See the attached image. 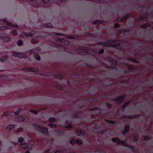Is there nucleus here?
<instances>
[{"label": "nucleus", "mask_w": 153, "mask_h": 153, "mask_svg": "<svg viewBox=\"0 0 153 153\" xmlns=\"http://www.w3.org/2000/svg\"><path fill=\"white\" fill-rule=\"evenodd\" d=\"M108 61L110 65L106 66V68L108 69H114L117 71V74L120 75L122 74H126L134 71L135 69L134 67L128 63L124 64V67H121L119 69L117 68V62L113 58H109Z\"/></svg>", "instance_id": "f257e3e1"}, {"label": "nucleus", "mask_w": 153, "mask_h": 153, "mask_svg": "<svg viewBox=\"0 0 153 153\" xmlns=\"http://www.w3.org/2000/svg\"><path fill=\"white\" fill-rule=\"evenodd\" d=\"M34 126L36 128L37 131H39V130L44 135L46 136L48 135V131L47 128L42 127L39 124L36 123L34 124Z\"/></svg>", "instance_id": "f03ea898"}, {"label": "nucleus", "mask_w": 153, "mask_h": 153, "mask_svg": "<svg viewBox=\"0 0 153 153\" xmlns=\"http://www.w3.org/2000/svg\"><path fill=\"white\" fill-rule=\"evenodd\" d=\"M124 45V42L121 41V40L119 39L118 40V41L115 43L113 45V47L116 49L119 50L123 52H125V50L124 48V46L123 45Z\"/></svg>", "instance_id": "7ed1b4c3"}, {"label": "nucleus", "mask_w": 153, "mask_h": 153, "mask_svg": "<svg viewBox=\"0 0 153 153\" xmlns=\"http://www.w3.org/2000/svg\"><path fill=\"white\" fill-rule=\"evenodd\" d=\"M36 33L34 31L32 30L30 32H24L22 34V36H23V37H35L36 36L35 35Z\"/></svg>", "instance_id": "20e7f679"}, {"label": "nucleus", "mask_w": 153, "mask_h": 153, "mask_svg": "<svg viewBox=\"0 0 153 153\" xmlns=\"http://www.w3.org/2000/svg\"><path fill=\"white\" fill-rule=\"evenodd\" d=\"M24 139L22 137H19L18 139L19 142L20 143V146L22 148L24 149L27 148L28 147V144L25 143H23Z\"/></svg>", "instance_id": "39448f33"}, {"label": "nucleus", "mask_w": 153, "mask_h": 153, "mask_svg": "<svg viewBox=\"0 0 153 153\" xmlns=\"http://www.w3.org/2000/svg\"><path fill=\"white\" fill-rule=\"evenodd\" d=\"M125 97V95H122L119 96L116 98H113L112 99L113 101L117 102L119 101L120 104L124 100Z\"/></svg>", "instance_id": "423d86ee"}, {"label": "nucleus", "mask_w": 153, "mask_h": 153, "mask_svg": "<svg viewBox=\"0 0 153 153\" xmlns=\"http://www.w3.org/2000/svg\"><path fill=\"white\" fill-rule=\"evenodd\" d=\"M12 55L14 56L19 57L20 58H25L27 57L26 55L22 53H18L16 52H13Z\"/></svg>", "instance_id": "0eeeda50"}, {"label": "nucleus", "mask_w": 153, "mask_h": 153, "mask_svg": "<svg viewBox=\"0 0 153 153\" xmlns=\"http://www.w3.org/2000/svg\"><path fill=\"white\" fill-rule=\"evenodd\" d=\"M109 41H111V40H108L105 41V42H98L96 43L95 45L103 46L105 47H108V42Z\"/></svg>", "instance_id": "6e6552de"}, {"label": "nucleus", "mask_w": 153, "mask_h": 153, "mask_svg": "<svg viewBox=\"0 0 153 153\" xmlns=\"http://www.w3.org/2000/svg\"><path fill=\"white\" fill-rule=\"evenodd\" d=\"M2 21L4 22V24H5L7 26L14 27H18V25L16 24L13 25L12 23L5 20V19H3V20H2Z\"/></svg>", "instance_id": "1a4fd4ad"}, {"label": "nucleus", "mask_w": 153, "mask_h": 153, "mask_svg": "<svg viewBox=\"0 0 153 153\" xmlns=\"http://www.w3.org/2000/svg\"><path fill=\"white\" fill-rule=\"evenodd\" d=\"M130 130V126L128 124H126L125 125L124 128V130L122 133V134L123 135H125Z\"/></svg>", "instance_id": "9d476101"}, {"label": "nucleus", "mask_w": 153, "mask_h": 153, "mask_svg": "<svg viewBox=\"0 0 153 153\" xmlns=\"http://www.w3.org/2000/svg\"><path fill=\"white\" fill-rule=\"evenodd\" d=\"M76 134L78 136H84L85 134V132L82 129H79L76 131Z\"/></svg>", "instance_id": "9b49d317"}, {"label": "nucleus", "mask_w": 153, "mask_h": 153, "mask_svg": "<svg viewBox=\"0 0 153 153\" xmlns=\"http://www.w3.org/2000/svg\"><path fill=\"white\" fill-rule=\"evenodd\" d=\"M74 117L75 118H81L82 117V115H80V113L78 111H76L74 114Z\"/></svg>", "instance_id": "f8f14e48"}, {"label": "nucleus", "mask_w": 153, "mask_h": 153, "mask_svg": "<svg viewBox=\"0 0 153 153\" xmlns=\"http://www.w3.org/2000/svg\"><path fill=\"white\" fill-rule=\"evenodd\" d=\"M14 128V125L13 124H10L7 126L6 128V129L7 130H9L10 132L12 130H13Z\"/></svg>", "instance_id": "ddd939ff"}, {"label": "nucleus", "mask_w": 153, "mask_h": 153, "mask_svg": "<svg viewBox=\"0 0 153 153\" xmlns=\"http://www.w3.org/2000/svg\"><path fill=\"white\" fill-rule=\"evenodd\" d=\"M136 117L135 115H124L123 116V118L128 119L135 118Z\"/></svg>", "instance_id": "4468645a"}, {"label": "nucleus", "mask_w": 153, "mask_h": 153, "mask_svg": "<svg viewBox=\"0 0 153 153\" xmlns=\"http://www.w3.org/2000/svg\"><path fill=\"white\" fill-rule=\"evenodd\" d=\"M109 40H110L111 41H109L108 42V47H110L111 46L112 44L114 42L116 43L118 41V40L117 39H115L114 40H112L111 39H109Z\"/></svg>", "instance_id": "2eb2a0df"}, {"label": "nucleus", "mask_w": 153, "mask_h": 153, "mask_svg": "<svg viewBox=\"0 0 153 153\" xmlns=\"http://www.w3.org/2000/svg\"><path fill=\"white\" fill-rule=\"evenodd\" d=\"M111 140L113 142H117V143L118 144H120V140L119 138L118 137H117L116 138L114 139V138H112L111 139Z\"/></svg>", "instance_id": "dca6fc26"}, {"label": "nucleus", "mask_w": 153, "mask_h": 153, "mask_svg": "<svg viewBox=\"0 0 153 153\" xmlns=\"http://www.w3.org/2000/svg\"><path fill=\"white\" fill-rule=\"evenodd\" d=\"M8 58V56H7L6 55H4L2 56L1 58L0 59V61L2 62H3L4 61L7 59Z\"/></svg>", "instance_id": "f3484780"}, {"label": "nucleus", "mask_w": 153, "mask_h": 153, "mask_svg": "<svg viewBox=\"0 0 153 153\" xmlns=\"http://www.w3.org/2000/svg\"><path fill=\"white\" fill-rule=\"evenodd\" d=\"M119 144L122 145L123 146H126V147H128L130 145H128L127 144L125 143V141L121 140H120V144Z\"/></svg>", "instance_id": "a211bd4d"}, {"label": "nucleus", "mask_w": 153, "mask_h": 153, "mask_svg": "<svg viewBox=\"0 0 153 153\" xmlns=\"http://www.w3.org/2000/svg\"><path fill=\"white\" fill-rule=\"evenodd\" d=\"M102 23V20H98L94 21L93 22V24L94 25H97L98 24H101Z\"/></svg>", "instance_id": "6ab92c4d"}, {"label": "nucleus", "mask_w": 153, "mask_h": 153, "mask_svg": "<svg viewBox=\"0 0 153 153\" xmlns=\"http://www.w3.org/2000/svg\"><path fill=\"white\" fill-rule=\"evenodd\" d=\"M17 119L19 122H23L25 120V118L23 116H19Z\"/></svg>", "instance_id": "aec40b11"}, {"label": "nucleus", "mask_w": 153, "mask_h": 153, "mask_svg": "<svg viewBox=\"0 0 153 153\" xmlns=\"http://www.w3.org/2000/svg\"><path fill=\"white\" fill-rule=\"evenodd\" d=\"M24 71H27L28 72H34V69L31 68H27L25 69Z\"/></svg>", "instance_id": "412c9836"}, {"label": "nucleus", "mask_w": 153, "mask_h": 153, "mask_svg": "<svg viewBox=\"0 0 153 153\" xmlns=\"http://www.w3.org/2000/svg\"><path fill=\"white\" fill-rule=\"evenodd\" d=\"M48 121L51 123H54L56 121V120L55 118L51 117L49 118Z\"/></svg>", "instance_id": "4be33fe9"}, {"label": "nucleus", "mask_w": 153, "mask_h": 153, "mask_svg": "<svg viewBox=\"0 0 153 153\" xmlns=\"http://www.w3.org/2000/svg\"><path fill=\"white\" fill-rule=\"evenodd\" d=\"M100 111L102 110V109H101L99 107H96L95 108H91L90 109V111Z\"/></svg>", "instance_id": "5701e85b"}, {"label": "nucleus", "mask_w": 153, "mask_h": 153, "mask_svg": "<svg viewBox=\"0 0 153 153\" xmlns=\"http://www.w3.org/2000/svg\"><path fill=\"white\" fill-rule=\"evenodd\" d=\"M34 57L38 61H39L41 60V57L38 54L34 55Z\"/></svg>", "instance_id": "b1692460"}, {"label": "nucleus", "mask_w": 153, "mask_h": 153, "mask_svg": "<svg viewBox=\"0 0 153 153\" xmlns=\"http://www.w3.org/2000/svg\"><path fill=\"white\" fill-rule=\"evenodd\" d=\"M49 126L52 128H57V126L56 124H51L49 125Z\"/></svg>", "instance_id": "393cba45"}, {"label": "nucleus", "mask_w": 153, "mask_h": 153, "mask_svg": "<svg viewBox=\"0 0 153 153\" xmlns=\"http://www.w3.org/2000/svg\"><path fill=\"white\" fill-rule=\"evenodd\" d=\"M23 43L22 41L20 40L17 41L16 44L18 46H20L23 45Z\"/></svg>", "instance_id": "a878e982"}, {"label": "nucleus", "mask_w": 153, "mask_h": 153, "mask_svg": "<svg viewBox=\"0 0 153 153\" xmlns=\"http://www.w3.org/2000/svg\"><path fill=\"white\" fill-rule=\"evenodd\" d=\"M149 24L147 23L144 24L143 25L140 26V28L144 29H145L148 26Z\"/></svg>", "instance_id": "bb28decb"}, {"label": "nucleus", "mask_w": 153, "mask_h": 153, "mask_svg": "<svg viewBox=\"0 0 153 153\" xmlns=\"http://www.w3.org/2000/svg\"><path fill=\"white\" fill-rule=\"evenodd\" d=\"M134 139L133 142H137L139 140V137L138 136H134Z\"/></svg>", "instance_id": "cd10ccee"}, {"label": "nucleus", "mask_w": 153, "mask_h": 153, "mask_svg": "<svg viewBox=\"0 0 153 153\" xmlns=\"http://www.w3.org/2000/svg\"><path fill=\"white\" fill-rule=\"evenodd\" d=\"M104 120L107 123L111 124H114L115 123V122L113 120H109L107 119H105Z\"/></svg>", "instance_id": "c85d7f7f"}, {"label": "nucleus", "mask_w": 153, "mask_h": 153, "mask_svg": "<svg viewBox=\"0 0 153 153\" xmlns=\"http://www.w3.org/2000/svg\"><path fill=\"white\" fill-rule=\"evenodd\" d=\"M56 133L59 136H61L62 134H63L64 132H63L61 130H57Z\"/></svg>", "instance_id": "c756f323"}, {"label": "nucleus", "mask_w": 153, "mask_h": 153, "mask_svg": "<svg viewBox=\"0 0 153 153\" xmlns=\"http://www.w3.org/2000/svg\"><path fill=\"white\" fill-rule=\"evenodd\" d=\"M39 111V110H34L33 109H31L30 110V112L33 113L35 114H37Z\"/></svg>", "instance_id": "7c9ffc66"}, {"label": "nucleus", "mask_w": 153, "mask_h": 153, "mask_svg": "<svg viewBox=\"0 0 153 153\" xmlns=\"http://www.w3.org/2000/svg\"><path fill=\"white\" fill-rule=\"evenodd\" d=\"M120 27V25L118 23H115L114 26V27L115 29L119 28Z\"/></svg>", "instance_id": "2f4dec72"}, {"label": "nucleus", "mask_w": 153, "mask_h": 153, "mask_svg": "<svg viewBox=\"0 0 153 153\" xmlns=\"http://www.w3.org/2000/svg\"><path fill=\"white\" fill-rule=\"evenodd\" d=\"M10 28L6 26H1L0 27V30H7L8 29H10Z\"/></svg>", "instance_id": "473e14b6"}, {"label": "nucleus", "mask_w": 153, "mask_h": 153, "mask_svg": "<svg viewBox=\"0 0 153 153\" xmlns=\"http://www.w3.org/2000/svg\"><path fill=\"white\" fill-rule=\"evenodd\" d=\"M73 128V126L70 124H69L67 126L65 127V128H68L70 129H72Z\"/></svg>", "instance_id": "72a5a7b5"}, {"label": "nucleus", "mask_w": 153, "mask_h": 153, "mask_svg": "<svg viewBox=\"0 0 153 153\" xmlns=\"http://www.w3.org/2000/svg\"><path fill=\"white\" fill-rule=\"evenodd\" d=\"M21 111V109L20 108H19L17 111L14 112V114L15 115H18L19 112Z\"/></svg>", "instance_id": "f704fd0d"}, {"label": "nucleus", "mask_w": 153, "mask_h": 153, "mask_svg": "<svg viewBox=\"0 0 153 153\" xmlns=\"http://www.w3.org/2000/svg\"><path fill=\"white\" fill-rule=\"evenodd\" d=\"M146 59L148 61V60H150L151 61L153 60V57L150 56L149 57H145Z\"/></svg>", "instance_id": "c9c22d12"}, {"label": "nucleus", "mask_w": 153, "mask_h": 153, "mask_svg": "<svg viewBox=\"0 0 153 153\" xmlns=\"http://www.w3.org/2000/svg\"><path fill=\"white\" fill-rule=\"evenodd\" d=\"M30 54L35 53H36V51L35 49H33L30 50Z\"/></svg>", "instance_id": "e433bc0d"}, {"label": "nucleus", "mask_w": 153, "mask_h": 153, "mask_svg": "<svg viewBox=\"0 0 153 153\" xmlns=\"http://www.w3.org/2000/svg\"><path fill=\"white\" fill-rule=\"evenodd\" d=\"M52 26V24L50 23H46L45 24V26L46 27H50Z\"/></svg>", "instance_id": "4c0bfd02"}, {"label": "nucleus", "mask_w": 153, "mask_h": 153, "mask_svg": "<svg viewBox=\"0 0 153 153\" xmlns=\"http://www.w3.org/2000/svg\"><path fill=\"white\" fill-rule=\"evenodd\" d=\"M76 143L79 144H81L82 143V141L81 140H76Z\"/></svg>", "instance_id": "58836bf2"}, {"label": "nucleus", "mask_w": 153, "mask_h": 153, "mask_svg": "<svg viewBox=\"0 0 153 153\" xmlns=\"http://www.w3.org/2000/svg\"><path fill=\"white\" fill-rule=\"evenodd\" d=\"M8 113L7 111H5L2 114L1 117H3L7 116L8 115Z\"/></svg>", "instance_id": "ea45409f"}, {"label": "nucleus", "mask_w": 153, "mask_h": 153, "mask_svg": "<svg viewBox=\"0 0 153 153\" xmlns=\"http://www.w3.org/2000/svg\"><path fill=\"white\" fill-rule=\"evenodd\" d=\"M104 52V50L103 49H102L99 51L98 53L99 54H102Z\"/></svg>", "instance_id": "a19ab883"}, {"label": "nucleus", "mask_w": 153, "mask_h": 153, "mask_svg": "<svg viewBox=\"0 0 153 153\" xmlns=\"http://www.w3.org/2000/svg\"><path fill=\"white\" fill-rule=\"evenodd\" d=\"M31 42L32 44H36L37 42V41L34 39H32Z\"/></svg>", "instance_id": "79ce46f5"}, {"label": "nucleus", "mask_w": 153, "mask_h": 153, "mask_svg": "<svg viewBox=\"0 0 153 153\" xmlns=\"http://www.w3.org/2000/svg\"><path fill=\"white\" fill-rule=\"evenodd\" d=\"M132 60L131 61L133 63L137 64L139 63V62L138 61L135 59H134L132 58Z\"/></svg>", "instance_id": "37998d69"}, {"label": "nucleus", "mask_w": 153, "mask_h": 153, "mask_svg": "<svg viewBox=\"0 0 153 153\" xmlns=\"http://www.w3.org/2000/svg\"><path fill=\"white\" fill-rule=\"evenodd\" d=\"M128 148H130L131 150L133 152H134L135 151V150L136 149L134 147H132L130 145L128 147Z\"/></svg>", "instance_id": "c03bdc74"}, {"label": "nucleus", "mask_w": 153, "mask_h": 153, "mask_svg": "<svg viewBox=\"0 0 153 153\" xmlns=\"http://www.w3.org/2000/svg\"><path fill=\"white\" fill-rule=\"evenodd\" d=\"M75 140L74 139H72L70 141V143L72 145H74L75 144Z\"/></svg>", "instance_id": "a18cd8bd"}, {"label": "nucleus", "mask_w": 153, "mask_h": 153, "mask_svg": "<svg viewBox=\"0 0 153 153\" xmlns=\"http://www.w3.org/2000/svg\"><path fill=\"white\" fill-rule=\"evenodd\" d=\"M67 38L70 39H75V37L74 36H69L67 37Z\"/></svg>", "instance_id": "49530a36"}, {"label": "nucleus", "mask_w": 153, "mask_h": 153, "mask_svg": "<svg viewBox=\"0 0 153 153\" xmlns=\"http://www.w3.org/2000/svg\"><path fill=\"white\" fill-rule=\"evenodd\" d=\"M12 33L14 35H17V32L16 30H13Z\"/></svg>", "instance_id": "de8ad7c7"}, {"label": "nucleus", "mask_w": 153, "mask_h": 153, "mask_svg": "<svg viewBox=\"0 0 153 153\" xmlns=\"http://www.w3.org/2000/svg\"><path fill=\"white\" fill-rule=\"evenodd\" d=\"M95 153H106V152L105 151H104L103 152H101L100 150H99L98 149H97L95 151Z\"/></svg>", "instance_id": "09e8293b"}, {"label": "nucleus", "mask_w": 153, "mask_h": 153, "mask_svg": "<svg viewBox=\"0 0 153 153\" xmlns=\"http://www.w3.org/2000/svg\"><path fill=\"white\" fill-rule=\"evenodd\" d=\"M117 19V20H119L120 21H122L123 20V16L118 17Z\"/></svg>", "instance_id": "8fccbe9b"}, {"label": "nucleus", "mask_w": 153, "mask_h": 153, "mask_svg": "<svg viewBox=\"0 0 153 153\" xmlns=\"http://www.w3.org/2000/svg\"><path fill=\"white\" fill-rule=\"evenodd\" d=\"M106 105L108 107L111 108L112 107L111 105L108 102H106Z\"/></svg>", "instance_id": "3c124183"}, {"label": "nucleus", "mask_w": 153, "mask_h": 153, "mask_svg": "<svg viewBox=\"0 0 153 153\" xmlns=\"http://www.w3.org/2000/svg\"><path fill=\"white\" fill-rule=\"evenodd\" d=\"M55 34H56L58 36H64L65 35L63 34L60 33H55Z\"/></svg>", "instance_id": "603ef678"}, {"label": "nucleus", "mask_w": 153, "mask_h": 153, "mask_svg": "<svg viewBox=\"0 0 153 153\" xmlns=\"http://www.w3.org/2000/svg\"><path fill=\"white\" fill-rule=\"evenodd\" d=\"M144 139L145 140H148L149 139V137L148 136L146 135L145 136Z\"/></svg>", "instance_id": "864d4df0"}, {"label": "nucleus", "mask_w": 153, "mask_h": 153, "mask_svg": "<svg viewBox=\"0 0 153 153\" xmlns=\"http://www.w3.org/2000/svg\"><path fill=\"white\" fill-rule=\"evenodd\" d=\"M56 40L57 41H58V42H62L63 40L62 39L59 38L58 37H57L56 38Z\"/></svg>", "instance_id": "5fc2aeb1"}, {"label": "nucleus", "mask_w": 153, "mask_h": 153, "mask_svg": "<svg viewBox=\"0 0 153 153\" xmlns=\"http://www.w3.org/2000/svg\"><path fill=\"white\" fill-rule=\"evenodd\" d=\"M146 19V17H142L140 18L139 20L140 21H143L145 20Z\"/></svg>", "instance_id": "6e6d98bb"}, {"label": "nucleus", "mask_w": 153, "mask_h": 153, "mask_svg": "<svg viewBox=\"0 0 153 153\" xmlns=\"http://www.w3.org/2000/svg\"><path fill=\"white\" fill-rule=\"evenodd\" d=\"M22 128H20L18 129L17 131L18 132H22Z\"/></svg>", "instance_id": "4d7b16f0"}, {"label": "nucleus", "mask_w": 153, "mask_h": 153, "mask_svg": "<svg viewBox=\"0 0 153 153\" xmlns=\"http://www.w3.org/2000/svg\"><path fill=\"white\" fill-rule=\"evenodd\" d=\"M86 65L89 68H93V66L91 65H89L88 64H86Z\"/></svg>", "instance_id": "13d9d810"}, {"label": "nucleus", "mask_w": 153, "mask_h": 153, "mask_svg": "<svg viewBox=\"0 0 153 153\" xmlns=\"http://www.w3.org/2000/svg\"><path fill=\"white\" fill-rule=\"evenodd\" d=\"M90 102H93L94 101V99L93 98H91L90 99H87Z\"/></svg>", "instance_id": "bf43d9fd"}, {"label": "nucleus", "mask_w": 153, "mask_h": 153, "mask_svg": "<svg viewBox=\"0 0 153 153\" xmlns=\"http://www.w3.org/2000/svg\"><path fill=\"white\" fill-rule=\"evenodd\" d=\"M127 105H126L124 103L123 104L122 106V108L123 109H124L126 107Z\"/></svg>", "instance_id": "052dcab7"}, {"label": "nucleus", "mask_w": 153, "mask_h": 153, "mask_svg": "<svg viewBox=\"0 0 153 153\" xmlns=\"http://www.w3.org/2000/svg\"><path fill=\"white\" fill-rule=\"evenodd\" d=\"M128 82V80H123L122 81V82L123 83L127 84Z\"/></svg>", "instance_id": "680f3d73"}, {"label": "nucleus", "mask_w": 153, "mask_h": 153, "mask_svg": "<svg viewBox=\"0 0 153 153\" xmlns=\"http://www.w3.org/2000/svg\"><path fill=\"white\" fill-rule=\"evenodd\" d=\"M50 151V149H46L45 150V151H44V152L45 153H47V152H49Z\"/></svg>", "instance_id": "e2e57ef3"}, {"label": "nucleus", "mask_w": 153, "mask_h": 153, "mask_svg": "<svg viewBox=\"0 0 153 153\" xmlns=\"http://www.w3.org/2000/svg\"><path fill=\"white\" fill-rule=\"evenodd\" d=\"M123 20H126L128 18L126 15L123 16Z\"/></svg>", "instance_id": "0e129e2a"}, {"label": "nucleus", "mask_w": 153, "mask_h": 153, "mask_svg": "<svg viewBox=\"0 0 153 153\" xmlns=\"http://www.w3.org/2000/svg\"><path fill=\"white\" fill-rule=\"evenodd\" d=\"M126 16H127L128 18H130L131 16V14L129 13H128L127 15Z\"/></svg>", "instance_id": "69168bd1"}, {"label": "nucleus", "mask_w": 153, "mask_h": 153, "mask_svg": "<svg viewBox=\"0 0 153 153\" xmlns=\"http://www.w3.org/2000/svg\"><path fill=\"white\" fill-rule=\"evenodd\" d=\"M53 46H54L55 47H57V44L56 43H53Z\"/></svg>", "instance_id": "338daca9"}, {"label": "nucleus", "mask_w": 153, "mask_h": 153, "mask_svg": "<svg viewBox=\"0 0 153 153\" xmlns=\"http://www.w3.org/2000/svg\"><path fill=\"white\" fill-rule=\"evenodd\" d=\"M129 31V30L128 29H124L123 30V32L125 33L126 32H128Z\"/></svg>", "instance_id": "774afa93"}]
</instances>
